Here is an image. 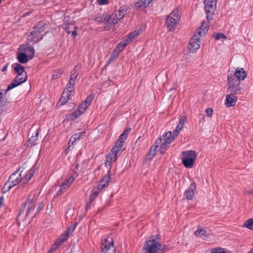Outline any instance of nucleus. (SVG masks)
I'll return each instance as SVG.
<instances>
[{
	"instance_id": "f257e3e1",
	"label": "nucleus",
	"mask_w": 253,
	"mask_h": 253,
	"mask_svg": "<svg viewBox=\"0 0 253 253\" xmlns=\"http://www.w3.org/2000/svg\"><path fill=\"white\" fill-rule=\"evenodd\" d=\"M173 141V137H171V131H168L160 136L156 141L155 145L152 146L146 155V159L149 161L154 157L156 149L160 147L161 153L163 154L164 150L168 149L170 144Z\"/></svg>"
},
{
	"instance_id": "f03ea898",
	"label": "nucleus",
	"mask_w": 253,
	"mask_h": 253,
	"mask_svg": "<svg viewBox=\"0 0 253 253\" xmlns=\"http://www.w3.org/2000/svg\"><path fill=\"white\" fill-rule=\"evenodd\" d=\"M142 250L144 253H163L162 245L156 240L153 236L145 242Z\"/></svg>"
},
{
	"instance_id": "7ed1b4c3",
	"label": "nucleus",
	"mask_w": 253,
	"mask_h": 253,
	"mask_svg": "<svg viewBox=\"0 0 253 253\" xmlns=\"http://www.w3.org/2000/svg\"><path fill=\"white\" fill-rule=\"evenodd\" d=\"M227 81V92L234 95L242 93L243 88L239 79H237L236 77L233 76V75L230 74L228 75Z\"/></svg>"
},
{
	"instance_id": "20e7f679",
	"label": "nucleus",
	"mask_w": 253,
	"mask_h": 253,
	"mask_svg": "<svg viewBox=\"0 0 253 253\" xmlns=\"http://www.w3.org/2000/svg\"><path fill=\"white\" fill-rule=\"evenodd\" d=\"M197 158L194 151L190 150L182 152V162L183 166L187 168H192Z\"/></svg>"
},
{
	"instance_id": "39448f33",
	"label": "nucleus",
	"mask_w": 253,
	"mask_h": 253,
	"mask_svg": "<svg viewBox=\"0 0 253 253\" xmlns=\"http://www.w3.org/2000/svg\"><path fill=\"white\" fill-rule=\"evenodd\" d=\"M127 11L126 6H123L118 10H115L113 13L110 15L107 20L109 24L114 26L119 20L122 19L125 15Z\"/></svg>"
},
{
	"instance_id": "423d86ee",
	"label": "nucleus",
	"mask_w": 253,
	"mask_h": 253,
	"mask_svg": "<svg viewBox=\"0 0 253 253\" xmlns=\"http://www.w3.org/2000/svg\"><path fill=\"white\" fill-rule=\"evenodd\" d=\"M218 0H205V10L206 18L208 22L212 19V17L216 9V4Z\"/></svg>"
},
{
	"instance_id": "0eeeda50",
	"label": "nucleus",
	"mask_w": 253,
	"mask_h": 253,
	"mask_svg": "<svg viewBox=\"0 0 253 253\" xmlns=\"http://www.w3.org/2000/svg\"><path fill=\"white\" fill-rule=\"evenodd\" d=\"M36 205V202L33 199H28L22 205L17 218H18L21 214H24L25 212L26 213L25 216H29L31 212L35 209Z\"/></svg>"
},
{
	"instance_id": "6e6552de",
	"label": "nucleus",
	"mask_w": 253,
	"mask_h": 253,
	"mask_svg": "<svg viewBox=\"0 0 253 253\" xmlns=\"http://www.w3.org/2000/svg\"><path fill=\"white\" fill-rule=\"evenodd\" d=\"M77 225V223L75 222L74 224H72L69 226L66 231V233L62 234L60 238L55 242L54 246L51 248V250H55L65 241H66L68 239L69 235L71 234L76 228Z\"/></svg>"
},
{
	"instance_id": "1a4fd4ad",
	"label": "nucleus",
	"mask_w": 253,
	"mask_h": 253,
	"mask_svg": "<svg viewBox=\"0 0 253 253\" xmlns=\"http://www.w3.org/2000/svg\"><path fill=\"white\" fill-rule=\"evenodd\" d=\"M129 43L128 42L124 39L116 46V48L114 50L112 54L111 55L109 63L112 60L116 59L119 55V53L126 47Z\"/></svg>"
},
{
	"instance_id": "9d476101",
	"label": "nucleus",
	"mask_w": 253,
	"mask_h": 253,
	"mask_svg": "<svg viewBox=\"0 0 253 253\" xmlns=\"http://www.w3.org/2000/svg\"><path fill=\"white\" fill-rule=\"evenodd\" d=\"M21 172L20 168H19L16 171L12 173L9 176L8 181L11 183L14 186L17 185L22 180Z\"/></svg>"
},
{
	"instance_id": "9b49d317",
	"label": "nucleus",
	"mask_w": 253,
	"mask_h": 253,
	"mask_svg": "<svg viewBox=\"0 0 253 253\" xmlns=\"http://www.w3.org/2000/svg\"><path fill=\"white\" fill-rule=\"evenodd\" d=\"M200 41L196 36H192L189 42L188 49L192 52H195L200 47Z\"/></svg>"
},
{
	"instance_id": "f8f14e48",
	"label": "nucleus",
	"mask_w": 253,
	"mask_h": 253,
	"mask_svg": "<svg viewBox=\"0 0 253 253\" xmlns=\"http://www.w3.org/2000/svg\"><path fill=\"white\" fill-rule=\"evenodd\" d=\"M186 120V117L185 116H183L180 117L179 122L178 123L175 129L173 131V134H172V133L171 132V137H173V140L175 137L178 136L180 131L182 129Z\"/></svg>"
},
{
	"instance_id": "ddd939ff",
	"label": "nucleus",
	"mask_w": 253,
	"mask_h": 253,
	"mask_svg": "<svg viewBox=\"0 0 253 253\" xmlns=\"http://www.w3.org/2000/svg\"><path fill=\"white\" fill-rule=\"evenodd\" d=\"M209 27L208 23H202L201 27L197 30L196 32L193 36H196L198 40L200 41L201 38L206 34L209 30Z\"/></svg>"
},
{
	"instance_id": "4468645a",
	"label": "nucleus",
	"mask_w": 253,
	"mask_h": 253,
	"mask_svg": "<svg viewBox=\"0 0 253 253\" xmlns=\"http://www.w3.org/2000/svg\"><path fill=\"white\" fill-rule=\"evenodd\" d=\"M42 37L43 35L41 33L39 32L36 29H34V30L31 33L30 35L28 36V40L36 43L42 40Z\"/></svg>"
},
{
	"instance_id": "2eb2a0df",
	"label": "nucleus",
	"mask_w": 253,
	"mask_h": 253,
	"mask_svg": "<svg viewBox=\"0 0 253 253\" xmlns=\"http://www.w3.org/2000/svg\"><path fill=\"white\" fill-rule=\"evenodd\" d=\"M85 132L83 131L82 132H80L79 133L74 134L70 138V139L68 142L69 146L68 149H69L71 146H73L77 140H80L81 138H83L85 136Z\"/></svg>"
},
{
	"instance_id": "dca6fc26",
	"label": "nucleus",
	"mask_w": 253,
	"mask_h": 253,
	"mask_svg": "<svg viewBox=\"0 0 253 253\" xmlns=\"http://www.w3.org/2000/svg\"><path fill=\"white\" fill-rule=\"evenodd\" d=\"M196 188V185L195 182H193L190 185L189 187L184 192V195L186 199L188 200H191L193 198L194 195V190Z\"/></svg>"
},
{
	"instance_id": "f3484780",
	"label": "nucleus",
	"mask_w": 253,
	"mask_h": 253,
	"mask_svg": "<svg viewBox=\"0 0 253 253\" xmlns=\"http://www.w3.org/2000/svg\"><path fill=\"white\" fill-rule=\"evenodd\" d=\"M114 242L112 240L109 242L107 239L104 240L102 243L101 251L103 253H108L109 250L111 247H113Z\"/></svg>"
},
{
	"instance_id": "a211bd4d",
	"label": "nucleus",
	"mask_w": 253,
	"mask_h": 253,
	"mask_svg": "<svg viewBox=\"0 0 253 253\" xmlns=\"http://www.w3.org/2000/svg\"><path fill=\"white\" fill-rule=\"evenodd\" d=\"M237 98L234 94H227L225 99V104L227 107L233 106L235 105Z\"/></svg>"
},
{
	"instance_id": "6ab92c4d",
	"label": "nucleus",
	"mask_w": 253,
	"mask_h": 253,
	"mask_svg": "<svg viewBox=\"0 0 253 253\" xmlns=\"http://www.w3.org/2000/svg\"><path fill=\"white\" fill-rule=\"evenodd\" d=\"M110 182V175L108 173L107 174L105 175L103 178L101 179L100 183H99V187L100 188H104L107 187L109 185V184Z\"/></svg>"
},
{
	"instance_id": "aec40b11",
	"label": "nucleus",
	"mask_w": 253,
	"mask_h": 253,
	"mask_svg": "<svg viewBox=\"0 0 253 253\" xmlns=\"http://www.w3.org/2000/svg\"><path fill=\"white\" fill-rule=\"evenodd\" d=\"M246 76L247 74L243 68H237L234 75H233V76L236 77L237 79H239V81L243 80L246 77Z\"/></svg>"
},
{
	"instance_id": "412c9836",
	"label": "nucleus",
	"mask_w": 253,
	"mask_h": 253,
	"mask_svg": "<svg viewBox=\"0 0 253 253\" xmlns=\"http://www.w3.org/2000/svg\"><path fill=\"white\" fill-rule=\"evenodd\" d=\"M195 235L203 240H206L209 236V233L205 229L198 228L195 232Z\"/></svg>"
},
{
	"instance_id": "4be33fe9",
	"label": "nucleus",
	"mask_w": 253,
	"mask_h": 253,
	"mask_svg": "<svg viewBox=\"0 0 253 253\" xmlns=\"http://www.w3.org/2000/svg\"><path fill=\"white\" fill-rule=\"evenodd\" d=\"M71 94V93L66 92L65 91L62 92L59 100V103H60L61 105H64L69 100Z\"/></svg>"
},
{
	"instance_id": "5701e85b",
	"label": "nucleus",
	"mask_w": 253,
	"mask_h": 253,
	"mask_svg": "<svg viewBox=\"0 0 253 253\" xmlns=\"http://www.w3.org/2000/svg\"><path fill=\"white\" fill-rule=\"evenodd\" d=\"M36 168L35 167H33L29 171V172L25 175V178L23 179V183L24 185L26 184L28 182V181L31 179V178L34 175V174L35 172ZM24 187V185L23 186V187Z\"/></svg>"
},
{
	"instance_id": "b1692460",
	"label": "nucleus",
	"mask_w": 253,
	"mask_h": 253,
	"mask_svg": "<svg viewBox=\"0 0 253 253\" xmlns=\"http://www.w3.org/2000/svg\"><path fill=\"white\" fill-rule=\"evenodd\" d=\"M117 157L113 153H110L106 157L105 160V166L107 167H111L112 162H115L117 160Z\"/></svg>"
},
{
	"instance_id": "393cba45",
	"label": "nucleus",
	"mask_w": 253,
	"mask_h": 253,
	"mask_svg": "<svg viewBox=\"0 0 253 253\" xmlns=\"http://www.w3.org/2000/svg\"><path fill=\"white\" fill-rule=\"evenodd\" d=\"M17 59L20 63L24 64L28 61V59L29 58V56H28L26 53L24 52H17Z\"/></svg>"
},
{
	"instance_id": "a878e982",
	"label": "nucleus",
	"mask_w": 253,
	"mask_h": 253,
	"mask_svg": "<svg viewBox=\"0 0 253 253\" xmlns=\"http://www.w3.org/2000/svg\"><path fill=\"white\" fill-rule=\"evenodd\" d=\"M177 22L178 21L174 19H170L169 17H168L167 19V25L169 31H173L174 30L175 26Z\"/></svg>"
},
{
	"instance_id": "bb28decb",
	"label": "nucleus",
	"mask_w": 253,
	"mask_h": 253,
	"mask_svg": "<svg viewBox=\"0 0 253 253\" xmlns=\"http://www.w3.org/2000/svg\"><path fill=\"white\" fill-rule=\"evenodd\" d=\"M102 189H103V188L99 187V185H98L97 187L93 189L90 194V201L91 202L95 199Z\"/></svg>"
},
{
	"instance_id": "cd10ccee",
	"label": "nucleus",
	"mask_w": 253,
	"mask_h": 253,
	"mask_svg": "<svg viewBox=\"0 0 253 253\" xmlns=\"http://www.w3.org/2000/svg\"><path fill=\"white\" fill-rule=\"evenodd\" d=\"M14 70L17 73V75H25V73H27L24 71V67L19 63L15 64Z\"/></svg>"
},
{
	"instance_id": "c85d7f7f",
	"label": "nucleus",
	"mask_w": 253,
	"mask_h": 253,
	"mask_svg": "<svg viewBox=\"0 0 253 253\" xmlns=\"http://www.w3.org/2000/svg\"><path fill=\"white\" fill-rule=\"evenodd\" d=\"M153 0H139L135 3V6L138 8L146 7L152 2Z\"/></svg>"
},
{
	"instance_id": "c756f323",
	"label": "nucleus",
	"mask_w": 253,
	"mask_h": 253,
	"mask_svg": "<svg viewBox=\"0 0 253 253\" xmlns=\"http://www.w3.org/2000/svg\"><path fill=\"white\" fill-rule=\"evenodd\" d=\"M140 34L139 31H134L132 33L129 34L127 37L124 39L126 41L128 42V43H130L132 40L137 37Z\"/></svg>"
},
{
	"instance_id": "7c9ffc66",
	"label": "nucleus",
	"mask_w": 253,
	"mask_h": 253,
	"mask_svg": "<svg viewBox=\"0 0 253 253\" xmlns=\"http://www.w3.org/2000/svg\"><path fill=\"white\" fill-rule=\"evenodd\" d=\"M45 23L43 21L38 22L34 27V29H36L39 32L42 34L44 29Z\"/></svg>"
},
{
	"instance_id": "2f4dec72",
	"label": "nucleus",
	"mask_w": 253,
	"mask_h": 253,
	"mask_svg": "<svg viewBox=\"0 0 253 253\" xmlns=\"http://www.w3.org/2000/svg\"><path fill=\"white\" fill-rule=\"evenodd\" d=\"M168 17H169L170 19H172H172H174L178 21L180 18V16L179 14V11L177 9H174L173 11L169 14Z\"/></svg>"
},
{
	"instance_id": "473e14b6",
	"label": "nucleus",
	"mask_w": 253,
	"mask_h": 253,
	"mask_svg": "<svg viewBox=\"0 0 253 253\" xmlns=\"http://www.w3.org/2000/svg\"><path fill=\"white\" fill-rule=\"evenodd\" d=\"M14 80H16L17 83H19L20 85L22 83H24L27 81V73H25V75H17Z\"/></svg>"
},
{
	"instance_id": "72a5a7b5",
	"label": "nucleus",
	"mask_w": 253,
	"mask_h": 253,
	"mask_svg": "<svg viewBox=\"0 0 253 253\" xmlns=\"http://www.w3.org/2000/svg\"><path fill=\"white\" fill-rule=\"evenodd\" d=\"M122 148H121V146H114L111 149V153H113L115 156L117 158L121 154V151Z\"/></svg>"
},
{
	"instance_id": "f704fd0d",
	"label": "nucleus",
	"mask_w": 253,
	"mask_h": 253,
	"mask_svg": "<svg viewBox=\"0 0 253 253\" xmlns=\"http://www.w3.org/2000/svg\"><path fill=\"white\" fill-rule=\"evenodd\" d=\"M25 50L28 54H29V59H32L35 54V50L33 46H28L25 48Z\"/></svg>"
},
{
	"instance_id": "c9c22d12",
	"label": "nucleus",
	"mask_w": 253,
	"mask_h": 253,
	"mask_svg": "<svg viewBox=\"0 0 253 253\" xmlns=\"http://www.w3.org/2000/svg\"><path fill=\"white\" fill-rule=\"evenodd\" d=\"M8 180L5 183L2 189V193L5 194L7 192H8L12 187L14 186L12 184H10Z\"/></svg>"
},
{
	"instance_id": "e433bc0d",
	"label": "nucleus",
	"mask_w": 253,
	"mask_h": 253,
	"mask_svg": "<svg viewBox=\"0 0 253 253\" xmlns=\"http://www.w3.org/2000/svg\"><path fill=\"white\" fill-rule=\"evenodd\" d=\"M243 226L249 229L253 230V219L250 218L245 221Z\"/></svg>"
},
{
	"instance_id": "4c0bfd02",
	"label": "nucleus",
	"mask_w": 253,
	"mask_h": 253,
	"mask_svg": "<svg viewBox=\"0 0 253 253\" xmlns=\"http://www.w3.org/2000/svg\"><path fill=\"white\" fill-rule=\"evenodd\" d=\"M80 69V67L78 65L76 66L75 69L71 72V75L70 77V79H72L75 81H76L77 78L79 75V73L78 71Z\"/></svg>"
},
{
	"instance_id": "58836bf2",
	"label": "nucleus",
	"mask_w": 253,
	"mask_h": 253,
	"mask_svg": "<svg viewBox=\"0 0 253 253\" xmlns=\"http://www.w3.org/2000/svg\"><path fill=\"white\" fill-rule=\"evenodd\" d=\"M74 180L75 177L71 175L68 179L65 180V181L62 184H65V188H68L69 187V186L71 185V184L72 183Z\"/></svg>"
},
{
	"instance_id": "ea45409f",
	"label": "nucleus",
	"mask_w": 253,
	"mask_h": 253,
	"mask_svg": "<svg viewBox=\"0 0 253 253\" xmlns=\"http://www.w3.org/2000/svg\"><path fill=\"white\" fill-rule=\"evenodd\" d=\"M19 85V83H17L16 80H13V81L7 86V88L5 91H7L11 90V89Z\"/></svg>"
},
{
	"instance_id": "a19ab883",
	"label": "nucleus",
	"mask_w": 253,
	"mask_h": 253,
	"mask_svg": "<svg viewBox=\"0 0 253 253\" xmlns=\"http://www.w3.org/2000/svg\"><path fill=\"white\" fill-rule=\"evenodd\" d=\"M131 129L130 128H126V129L124 132L121 134V135L119 136L120 138V139H123L124 141L126 139L127 136L128 134L130 131Z\"/></svg>"
},
{
	"instance_id": "79ce46f5",
	"label": "nucleus",
	"mask_w": 253,
	"mask_h": 253,
	"mask_svg": "<svg viewBox=\"0 0 253 253\" xmlns=\"http://www.w3.org/2000/svg\"><path fill=\"white\" fill-rule=\"evenodd\" d=\"M65 184H61L60 185V189L57 192L56 195H54V197L60 196L62 193L65 191L67 188H65Z\"/></svg>"
},
{
	"instance_id": "37998d69",
	"label": "nucleus",
	"mask_w": 253,
	"mask_h": 253,
	"mask_svg": "<svg viewBox=\"0 0 253 253\" xmlns=\"http://www.w3.org/2000/svg\"><path fill=\"white\" fill-rule=\"evenodd\" d=\"M83 113H81V111L78 108L77 110L73 111L70 115L72 117L71 118L72 119H75L78 118L79 116H80Z\"/></svg>"
},
{
	"instance_id": "c03bdc74",
	"label": "nucleus",
	"mask_w": 253,
	"mask_h": 253,
	"mask_svg": "<svg viewBox=\"0 0 253 253\" xmlns=\"http://www.w3.org/2000/svg\"><path fill=\"white\" fill-rule=\"evenodd\" d=\"M94 98V95L93 94H91L86 97V98L85 99V100H84V103H86V104L89 106Z\"/></svg>"
},
{
	"instance_id": "a18cd8bd",
	"label": "nucleus",
	"mask_w": 253,
	"mask_h": 253,
	"mask_svg": "<svg viewBox=\"0 0 253 253\" xmlns=\"http://www.w3.org/2000/svg\"><path fill=\"white\" fill-rule=\"evenodd\" d=\"M89 106L86 103L83 102L81 105L78 107V109L81 111V113H84Z\"/></svg>"
},
{
	"instance_id": "49530a36",
	"label": "nucleus",
	"mask_w": 253,
	"mask_h": 253,
	"mask_svg": "<svg viewBox=\"0 0 253 253\" xmlns=\"http://www.w3.org/2000/svg\"><path fill=\"white\" fill-rule=\"evenodd\" d=\"M213 37L217 40H219L221 39H226V36L221 33H216Z\"/></svg>"
},
{
	"instance_id": "de8ad7c7",
	"label": "nucleus",
	"mask_w": 253,
	"mask_h": 253,
	"mask_svg": "<svg viewBox=\"0 0 253 253\" xmlns=\"http://www.w3.org/2000/svg\"><path fill=\"white\" fill-rule=\"evenodd\" d=\"M10 101H8L7 99L2 98L1 101H0V107H3L8 106Z\"/></svg>"
},
{
	"instance_id": "09e8293b",
	"label": "nucleus",
	"mask_w": 253,
	"mask_h": 253,
	"mask_svg": "<svg viewBox=\"0 0 253 253\" xmlns=\"http://www.w3.org/2000/svg\"><path fill=\"white\" fill-rule=\"evenodd\" d=\"M62 72L60 70H58L57 71H55L53 73L52 76V79H56L59 78V77H60V76L62 75Z\"/></svg>"
},
{
	"instance_id": "8fccbe9b",
	"label": "nucleus",
	"mask_w": 253,
	"mask_h": 253,
	"mask_svg": "<svg viewBox=\"0 0 253 253\" xmlns=\"http://www.w3.org/2000/svg\"><path fill=\"white\" fill-rule=\"evenodd\" d=\"M125 141L123 139H120V138L119 137L118 140L115 142L114 146H121V148H122L124 144Z\"/></svg>"
},
{
	"instance_id": "3c124183",
	"label": "nucleus",
	"mask_w": 253,
	"mask_h": 253,
	"mask_svg": "<svg viewBox=\"0 0 253 253\" xmlns=\"http://www.w3.org/2000/svg\"><path fill=\"white\" fill-rule=\"evenodd\" d=\"M74 86L73 85H71V84H70V83H68L66 84V89L67 90V91L66 92L71 93L74 89Z\"/></svg>"
},
{
	"instance_id": "603ef678",
	"label": "nucleus",
	"mask_w": 253,
	"mask_h": 253,
	"mask_svg": "<svg viewBox=\"0 0 253 253\" xmlns=\"http://www.w3.org/2000/svg\"><path fill=\"white\" fill-rule=\"evenodd\" d=\"M38 140L37 139V137H36V136H34V135H33L31 138L29 139L28 140V142L31 143L32 145H35V142H36V141Z\"/></svg>"
},
{
	"instance_id": "864d4df0",
	"label": "nucleus",
	"mask_w": 253,
	"mask_h": 253,
	"mask_svg": "<svg viewBox=\"0 0 253 253\" xmlns=\"http://www.w3.org/2000/svg\"><path fill=\"white\" fill-rule=\"evenodd\" d=\"M206 113L207 114V116L210 117H211L212 115V109L211 108H208L206 109Z\"/></svg>"
},
{
	"instance_id": "5fc2aeb1",
	"label": "nucleus",
	"mask_w": 253,
	"mask_h": 253,
	"mask_svg": "<svg viewBox=\"0 0 253 253\" xmlns=\"http://www.w3.org/2000/svg\"><path fill=\"white\" fill-rule=\"evenodd\" d=\"M211 253H226L223 249H213Z\"/></svg>"
},
{
	"instance_id": "6e6d98bb",
	"label": "nucleus",
	"mask_w": 253,
	"mask_h": 253,
	"mask_svg": "<svg viewBox=\"0 0 253 253\" xmlns=\"http://www.w3.org/2000/svg\"><path fill=\"white\" fill-rule=\"evenodd\" d=\"M43 206H44L42 202H41L39 203L38 207L37 209L36 213L34 215V217L35 216L36 214L38 213L41 211V210L43 208Z\"/></svg>"
},
{
	"instance_id": "4d7b16f0",
	"label": "nucleus",
	"mask_w": 253,
	"mask_h": 253,
	"mask_svg": "<svg viewBox=\"0 0 253 253\" xmlns=\"http://www.w3.org/2000/svg\"><path fill=\"white\" fill-rule=\"evenodd\" d=\"M74 24L73 23H71L67 27H66V28H65V32L67 33V34H70L71 31L70 30V29L71 28V26H74Z\"/></svg>"
},
{
	"instance_id": "13d9d810",
	"label": "nucleus",
	"mask_w": 253,
	"mask_h": 253,
	"mask_svg": "<svg viewBox=\"0 0 253 253\" xmlns=\"http://www.w3.org/2000/svg\"><path fill=\"white\" fill-rule=\"evenodd\" d=\"M73 29H74V30L73 31H72L71 33L72 34V36L73 37V38H75V37L77 35V27L75 26L74 25L73 26Z\"/></svg>"
},
{
	"instance_id": "bf43d9fd",
	"label": "nucleus",
	"mask_w": 253,
	"mask_h": 253,
	"mask_svg": "<svg viewBox=\"0 0 253 253\" xmlns=\"http://www.w3.org/2000/svg\"><path fill=\"white\" fill-rule=\"evenodd\" d=\"M98 2L100 5L106 4L108 2V0H97Z\"/></svg>"
},
{
	"instance_id": "052dcab7",
	"label": "nucleus",
	"mask_w": 253,
	"mask_h": 253,
	"mask_svg": "<svg viewBox=\"0 0 253 253\" xmlns=\"http://www.w3.org/2000/svg\"><path fill=\"white\" fill-rule=\"evenodd\" d=\"M75 83H76V81L72 79H70V80H69V83H70V84H71V85H73L74 86L75 85Z\"/></svg>"
},
{
	"instance_id": "680f3d73",
	"label": "nucleus",
	"mask_w": 253,
	"mask_h": 253,
	"mask_svg": "<svg viewBox=\"0 0 253 253\" xmlns=\"http://www.w3.org/2000/svg\"><path fill=\"white\" fill-rule=\"evenodd\" d=\"M40 131V129H38L37 130L36 132H35V135H34V136H36V137H37V139L38 138V136L39 135Z\"/></svg>"
},
{
	"instance_id": "e2e57ef3",
	"label": "nucleus",
	"mask_w": 253,
	"mask_h": 253,
	"mask_svg": "<svg viewBox=\"0 0 253 253\" xmlns=\"http://www.w3.org/2000/svg\"><path fill=\"white\" fill-rule=\"evenodd\" d=\"M7 66H8V64H7V65H6L4 66H3V67L2 68V70H1V71H2V72H4V71H5L7 70Z\"/></svg>"
},
{
	"instance_id": "0e129e2a",
	"label": "nucleus",
	"mask_w": 253,
	"mask_h": 253,
	"mask_svg": "<svg viewBox=\"0 0 253 253\" xmlns=\"http://www.w3.org/2000/svg\"><path fill=\"white\" fill-rule=\"evenodd\" d=\"M3 200V197L2 196L0 197V203H1V202Z\"/></svg>"
},
{
	"instance_id": "69168bd1",
	"label": "nucleus",
	"mask_w": 253,
	"mask_h": 253,
	"mask_svg": "<svg viewBox=\"0 0 253 253\" xmlns=\"http://www.w3.org/2000/svg\"><path fill=\"white\" fill-rule=\"evenodd\" d=\"M248 253H253V248L250 252H249Z\"/></svg>"
},
{
	"instance_id": "338daca9",
	"label": "nucleus",
	"mask_w": 253,
	"mask_h": 253,
	"mask_svg": "<svg viewBox=\"0 0 253 253\" xmlns=\"http://www.w3.org/2000/svg\"><path fill=\"white\" fill-rule=\"evenodd\" d=\"M166 247V246L165 245H163V247L162 246V248L163 249V251L165 249Z\"/></svg>"
},
{
	"instance_id": "774afa93",
	"label": "nucleus",
	"mask_w": 253,
	"mask_h": 253,
	"mask_svg": "<svg viewBox=\"0 0 253 253\" xmlns=\"http://www.w3.org/2000/svg\"><path fill=\"white\" fill-rule=\"evenodd\" d=\"M78 164H77V166H76V168L77 169L78 168Z\"/></svg>"
}]
</instances>
